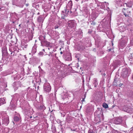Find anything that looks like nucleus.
I'll list each match as a JSON object with an SVG mask.
<instances>
[{"label":"nucleus","instance_id":"nucleus-38","mask_svg":"<svg viewBox=\"0 0 133 133\" xmlns=\"http://www.w3.org/2000/svg\"><path fill=\"white\" fill-rule=\"evenodd\" d=\"M97 117H96V118H95V119H97Z\"/></svg>","mask_w":133,"mask_h":133},{"label":"nucleus","instance_id":"nucleus-14","mask_svg":"<svg viewBox=\"0 0 133 133\" xmlns=\"http://www.w3.org/2000/svg\"><path fill=\"white\" fill-rule=\"evenodd\" d=\"M94 87H96L97 85L98 84V82H97V79H94Z\"/></svg>","mask_w":133,"mask_h":133},{"label":"nucleus","instance_id":"nucleus-34","mask_svg":"<svg viewBox=\"0 0 133 133\" xmlns=\"http://www.w3.org/2000/svg\"><path fill=\"white\" fill-rule=\"evenodd\" d=\"M32 118V116H31L30 117V118Z\"/></svg>","mask_w":133,"mask_h":133},{"label":"nucleus","instance_id":"nucleus-29","mask_svg":"<svg viewBox=\"0 0 133 133\" xmlns=\"http://www.w3.org/2000/svg\"><path fill=\"white\" fill-rule=\"evenodd\" d=\"M63 52H62V51H61V52H60V54H63Z\"/></svg>","mask_w":133,"mask_h":133},{"label":"nucleus","instance_id":"nucleus-28","mask_svg":"<svg viewBox=\"0 0 133 133\" xmlns=\"http://www.w3.org/2000/svg\"><path fill=\"white\" fill-rule=\"evenodd\" d=\"M108 50L109 52L110 51H111V49H108Z\"/></svg>","mask_w":133,"mask_h":133},{"label":"nucleus","instance_id":"nucleus-6","mask_svg":"<svg viewBox=\"0 0 133 133\" xmlns=\"http://www.w3.org/2000/svg\"><path fill=\"white\" fill-rule=\"evenodd\" d=\"M76 23L74 22L71 21H70L68 22V27L70 28L74 27L75 26Z\"/></svg>","mask_w":133,"mask_h":133},{"label":"nucleus","instance_id":"nucleus-2","mask_svg":"<svg viewBox=\"0 0 133 133\" xmlns=\"http://www.w3.org/2000/svg\"><path fill=\"white\" fill-rule=\"evenodd\" d=\"M130 72H129L128 69H124L122 72L121 75L124 77H125L128 76Z\"/></svg>","mask_w":133,"mask_h":133},{"label":"nucleus","instance_id":"nucleus-25","mask_svg":"<svg viewBox=\"0 0 133 133\" xmlns=\"http://www.w3.org/2000/svg\"><path fill=\"white\" fill-rule=\"evenodd\" d=\"M91 24L93 25H95V23L94 22H92V23H91Z\"/></svg>","mask_w":133,"mask_h":133},{"label":"nucleus","instance_id":"nucleus-1","mask_svg":"<svg viewBox=\"0 0 133 133\" xmlns=\"http://www.w3.org/2000/svg\"><path fill=\"white\" fill-rule=\"evenodd\" d=\"M51 87L49 83H46L44 85V89L46 92H49L51 90Z\"/></svg>","mask_w":133,"mask_h":133},{"label":"nucleus","instance_id":"nucleus-15","mask_svg":"<svg viewBox=\"0 0 133 133\" xmlns=\"http://www.w3.org/2000/svg\"><path fill=\"white\" fill-rule=\"evenodd\" d=\"M103 106L105 108H108V105L105 103H103Z\"/></svg>","mask_w":133,"mask_h":133},{"label":"nucleus","instance_id":"nucleus-26","mask_svg":"<svg viewBox=\"0 0 133 133\" xmlns=\"http://www.w3.org/2000/svg\"><path fill=\"white\" fill-rule=\"evenodd\" d=\"M58 28V26H55V29H56Z\"/></svg>","mask_w":133,"mask_h":133},{"label":"nucleus","instance_id":"nucleus-33","mask_svg":"<svg viewBox=\"0 0 133 133\" xmlns=\"http://www.w3.org/2000/svg\"><path fill=\"white\" fill-rule=\"evenodd\" d=\"M77 59H78V60H79V58H78Z\"/></svg>","mask_w":133,"mask_h":133},{"label":"nucleus","instance_id":"nucleus-21","mask_svg":"<svg viewBox=\"0 0 133 133\" xmlns=\"http://www.w3.org/2000/svg\"><path fill=\"white\" fill-rule=\"evenodd\" d=\"M124 14L126 17H127V16L129 17V15L127 14H126L125 12H124Z\"/></svg>","mask_w":133,"mask_h":133},{"label":"nucleus","instance_id":"nucleus-35","mask_svg":"<svg viewBox=\"0 0 133 133\" xmlns=\"http://www.w3.org/2000/svg\"><path fill=\"white\" fill-rule=\"evenodd\" d=\"M43 51H44L45 50L44 49H43Z\"/></svg>","mask_w":133,"mask_h":133},{"label":"nucleus","instance_id":"nucleus-10","mask_svg":"<svg viewBox=\"0 0 133 133\" xmlns=\"http://www.w3.org/2000/svg\"><path fill=\"white\" fill-rule=\"evenodd\" d=\"M5 99L4 98H0V105L5 104Z\"/></svg>","mask_w":133,"mask_h":133},{"label":"nucleus","instance_id":"nucleus-5","mask_svg":"<svg viewBox=\"0 0 133 133\" xmlns=\"http://www.w3.org/2000/svg\"><path fill=\"white\" fill-rule=\"evenodd\" d=\"M122 121L121 118L118 117L116 118L114 120V123L116 124H120Z\"/></svg>","mask_w":133,"mask_h":133},{"label":"nucleus","instance_id":"nucleus-7","mask_svg":"<svg viewBox=\"0 0 133 133\" xmlns=\"http://www.w3.org/2000/svg\"><path fill=\"white\" fill-rule=\"evenodd\" d=\"M2 56H5L7 55L8 52L7 51V49L6 48H3L2 49Z\"/></svg>","mask_w":133,"mask_h":133},{"label":"nucleus","instance_id":"nucleus-39","mask_svg":"<svg viewBox=\"0 0 133 133\" xmlns=\"http://www.w3.org/2000/svg\"><path fill=\"white\" fill-rule=\"evenodd\" d=\"M99 121H100V119H99L98 120Z\"/></svg>","mask_w":133,"mask_h":133},{"label":"nucleus","instance_id":"nucleus-22","mask_svg":"<svg viewBox=\"0 0 133 133\" xmlns=\"http://www.w3.org/2000/svg\"><path fill=\"white\" fill-rule=\"evenodd\" d=\"M50 43L49 42H46V46H49L50 45Z\"/></svg>","mask_w":133,"mask_h":133},{"label":"nucleus","instance_id":"nucleus-40","mask_svg":"<svg viewBox=\"0 0 133 133\" xmlns=\"http://www.w3.org/2000/svg\"><path fill=\"white\" fill-rule=\"evenodd\" d=\"M40 67L39 66V67H38L39 68H40Z\"/></svg>","mask_w":133,"mask_h":133},{"label":"nucleus","instance_id":"nucleus-13","mask_svg":"<svg viewBox=\"0 0 133 133\" xmlns=\"http://www.w3.org/2000/svg\"><path fill=\"white\" fill-rule=\"evenodd\" d=\"M36 47L35 46H33L31 52L32 54H34L36 52Z\"/></svg>","mask_w":133,"mask_h":133},{"label":"nucleus","instance_id":"nucleus-4","mask_svg":"<svg viewBox=\"0 0 133 133\" xmlns=\"http://www.w3.org/2000/svg\"><path fill=\"white\" fill-rule=\"evenodd\" d=\"M3 123L6 125H7L9 123V118L8 116H6L2 118Z\"/></svg>","mask_w":133,"mask_h":133},{"label":"nucleus","instance_id":"nucleus-41","mask_svg":"<svg viewBox=\"0 0 133 133\" xmlns=\"http://www.w3.org/2000/svg\"><path fill=\"white\" fill-rule=\"evenodd\" d=\"M58 38V37L57 38Z\"/></svg>","mask_w":133,"mask_h":133},{"label":"nucleus","instance_id":"nucleus-8","mask_svg":"<svg viewBox=\"0 0 133 133\" xmlns=\"http://www.w3.org/2000/svg\"><path fill=\"white\" fill-rule=\"evenodd\" d=\"M72 3L71 1H69L68 4H67L66 7L67 8H68V9H70L72 8Z\"/></svg>","mask_w":133,"mask_h":133},{"label":"nucleus","instance_id":"nucleus-30","mask_svg":"<svg viewBox=\"0 0 133 133\" xmlns=\"http://www.w3.org/2000/svg\"><path fill=\"white\" fill-rule=\"evenodd\" d=\"M71 130H72V129H71ZM72 131H75V129H74V130H72Z\"/></svg>","mask_w":133,"mask_h":133},{"label":"nucleus","instance_id":"nucleus-12","mask_svg":"<svg viewBox=\"0 0 133 133\" xmlns=\"http://www.w3.org/2000/svg\"><path fill=\"white\" fill-rule=\"evenodd\" d=\"M43 17L42 16H39L38 18V21L39 22H43Z\"/></svg>","mask_w":133,"mask_h":133},{"label":"nucleus","instance_id":"nucleus-32","mask_svg":"<svg viewBox=\"0 0 133 133\" xmlns=\"http://www.w3.org/2000/svg\"><path fill=\"white\" fill-rule=\"evenodd\" d=\"M84 101V99H83V100L82 101Z\"/></svg>","mask_w":133,"mask_h":133},{"label":"nucleus","instance_id":"nucleus-16","mask_svg":"<svg viewBox=\"0 0 133 133\" xmlns=\"http://www.w3.org/2000/svg\"><path fill=\"white\" fill-rule=\"evenodd\" d=\"M45 107L43 105H41L39 107H38V108L40 110L44 109Z\"/></svg>","mask_w":133,"mask_h":133},{"label":"nucleus","instance_id":"nucleus-17","mask_svg":"<svg viewBox=\"0 0 133 133\" xmlns=\"http://www.w3.org/2000/svg\"><path fill=\"white\" fill-rule=\"evenodd\" d=\"M19 82H15L13 84V86L14 87L17 86V85H16L17 84H18Z\"/></svg>","mask_w":133,"mask_h":133},{"label":"nucleus","instance_id":"nucleus-11","mask_svg":"<svg viewBox=\"0 0 133 133\" xmlns=\"http://www.w3.org/2000/svg\"><path fill=\"white\" fill-rule=\"evenodd\" d=\"M16 107L15 105L13 103H10V105L9 106V108L11 110L14 109Z\"/></svg>","mask_w":133,"mask_h":133},{"label":"nucleus","instance_id":"nucleus-24","mask_svg":"<svg viewBox=\"0 0 133 133\" xmlns=\"http://www.w3.org/2000/svg\"><path fill=\"white\" fill-rule=\"evenodd\" d=\"M12 4L14 5H15L16 6H17V4H16L14 1L13 2Z\"/></svg>","mask_w":133,"mask_h":133},{"label":"nucleus","instance_id":"nucleus-37","mask_svg":"<svg viewBox=\"0 0 133 133\" xmlns=\"http://www.w3.org/2000/svg\"><path fill=\"white\" fill-rule=\"evenodd\" d=\"M88 33H90V32H89H89H88Z\"/></svg>","mask_w":133,"mask_h":133},{"label":"nucleus","instance_id":"nucleus-23","mask_svg":"<svg viewBox=\"0 0 133 133\" xmlns=\"http://www.w3.org/2000/svg\"><path fill=\"white\" fill-rule=\"evenodd\" d=\"M27 46V45H25L24 46L23 48H26Z\"/></svg>","mask_w":133,"mask_h":133},{"label":"nucleus","instance_id":"nucleus-9","mask_svg":"<svg viewBox=\"0 0 133 133\" xmlns=\"http://www.w3.org/2000/svg\"><path fill=\"white\" fill-rule=\"evenodd\" d=\"M66 121L68 123H70L72 120V117L70 116H67L66 118Z\"/></svg>","mask_w":133,"mask_h":133},{"label":"nucleus","instance_id":"nucleus-31","mask_svg":"<svg viewBox=\"0 0 133 133\" xmlns=\"http://www.w3.org/2000/svg\"><path fill=\"white\" fill-rule=\"evenodd\" d=\"M45 36H44V37H43V38H44V39H45Z\"/></svg>","mask_w":133,"mask_h":133},{"label":"nucleus","instance_id":"nucleus-36","mask_svg":"<svg viewBox=\"0 0 133 133\" xmlns=\"http://www.w3.org/2000/svg\"><path fill=\"white\" fill-rule=\"evenodd\" d=\"M19 26H21V24H20L19 25Z\"/></svg>","mask_w":133,"mask_h":133},{"label":"nucleus","instance_id":"nucleus-19","mask_svg":"<svg viewBox=\"0 0 133 133\" xmlns=\"http://www.w3.org/2000/svg\"><path fill=\"white\" fill-rule=\"evenodd\" d=\"M112 133H120V132H118L117 130H114L112 131Z\"/></svg>","mask_w":133,"mask_h":133},{"label":"nucleus","instance_id":"nucleus-27","mask_svg":"<svg viewBox=\"0 0 133 133\" xmlns=\"http://www.w3.org/2000/svg\"><path fill=\"white\" fill-rule=\"evenodd\" d=\"M25 5H26L27 6H28V5H29V4H25Z\"/></svg>","mask_w":133,"mask_h":133},{"label":"nucleus","instance_id":"nucleus-3","mask_svg":"<svg viewBox=\"0 0 133 133\" xmlns=\"http://www.w3.org/2000/svg\"><path fill=\"white\" fill-rule=\"evenodd\" d=\"M21 117L19 114L17 113L15 115L14 118V120L15 121L18 122L21 120Z\"/></svg>","mask_w":133,"mask_h":133},{"label":"nucleus","instance_id":"nucleus-18","mask_svg":"<svg viewBox=\"0 0 133 133\" xmlns=\"http://www.w3.org/2000/svg\"><path fill=\"white\" fill-rule=\"evenodd\" d=\"M66 60L68 61H71V57L69 56L66 59Z\"/></svg>","mask_w":133,"mask_h":133},{"label":"nucleus","instance_id":"nucleus-20","mask_svg":"<svg viewBox=\"0 0 133 133\" xmlns=\"http://www.w3.org/2000/svg\"><path fill=\"white\" fill-rule=\"evenodd\" d=\"M88 133H95L92 130H89L88 131Z\"/></svg>","mask_w":133,"mask_h":133}]
</instances>
